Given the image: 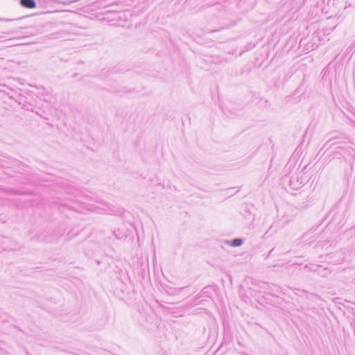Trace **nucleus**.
Here are the masks:
<instances>
[{"label": "nucleus", "mask_w": 355, "mask_h": 355, "mask_svg": "<svg viewBox=\"0 0 355 355\" xmlns=\"http://www.w3.org/2000/svg\"><path fill=\"white\" fill-rule=\"evenodd\" d=\"M21 5L27 8H34L36 6V3L34 0H21Z\"/></svg>", "instance_id": "nucleus-1"}, {"label": "nucleus", "mask_w": 355, "mask_h": 355, "mask_svg": "<svg viewBox=\"0 0 355 355\" xmlns=\"http://www.w3.org/2000/svg\"><path fill=\"white\" fill-rule=\"evenodd\" d=\"M242 243H243V241L241 239H236L232 241V245L234 247H238V246L241 245Z\"/></svg>", "instance_id": "nucleus-2"}]
</instances>
